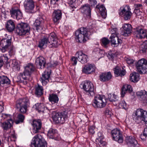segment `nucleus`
Returning <instances> with one entry per match:
<instances>
[{"label": "nucleus", "mask_w": 147, "mask_h": 147, "mask_svg": "<svg viewBox=\"0 0 147 147\" xmlns=\"http://www.w3.org/2000/svg\"><path fill=\"white\" fill-rule=\"evenodd\" d=\"M94 129L95 127H94L93 126L90 127L89 129V132L91 134H94L95 133Z\"/></svg>", "instance_id": "57"}, {"label": "nucleus", "mask_w": 147, "mask_h": 147, "mask_svg": "<svg viewBox=\"0 0 147 147\" xmlns=\"http://www.w3.org/2000/svg\"><path fill=\"white\" fill-rule=\"evenodd\" d=\"M13 122V120L11 119H8L6 121L1 123V127L3 130H7L11 127Z\"/></svg>", "instance_id": "31"}, {"label": "nucleus", "mask_w": 147, "mask_h": 147, "mask_svg": "<svg viewBox=\"0 0 147 147\" xmlns=\"http://www.w3.org/2000/svg\"><path fill=\"white\" fill-rule=\"evenodd\" d=\"M76 0H69V3L71 5L73 4L76 1Z\"/></svg>", "instance_id": "64"}, {"label": "nucleus", "mask_w": 147, "mask_h": 147, "mask_svg": "<svg viewBox=\"0 0 147 147\" xmlns=\"http://www.w3.org/2000/svg\"><path fill=\"white\" fill-rule=\"evenodd\" d=\"M6 27L9 32L13 31L15 28V25L14 22L11 20L8 21L7 22Z\"/></svg>", "instance_id": "35"}, {"label": "nucleus", "mask_w": 147, "mask_h": 147, "mask_svg": "<svg viewBox=\"0 0 147 147\" xmlns=\"http://www.w3.org/2000/svg\"><path fill=\"white\" fill-rule=\"evenodd\" d=\"M11 16L18 20L22 18V14L20 9H13L10 11Z\"/></svg>", "instance_id": "19"}, {"label": "nucleus", "mask_w": 147, "mask_h": 147, "mask_svg": "<svg viewBox=\"0 0 147 147\" xmlns=\"http://www.w3.org/2000/svg\"><path fill=\"white\" fill-rule=\"evenodd\" d=\"M58 65V62L56 61H54L49 64V66L51 67H55Z\"/></svg>", "instance_id": "53"}, {"label": "nucleus", "mask_w": 147, "mask_h": 147, "mask_svg": "<svg viewBox=\"0 0 147 147\" xmlns=\"http://www.w3.org/2000/svg\"><path fill=\"white\" fill-rule=\"evenodd\" d=\"M45 59L43 57L40 56L36 58L35 65L38 68L41 69L44 68L45 66Z\"/></svg>", "instance_id": "21"}, {"label": "nucleus", "mask_w": 147, "mask_h": 147, "mask_svg": "<svg viewBox=\"0 0 147 147\" xmlns=\"http://www.w3.org/2000/svg\"><path fill=\"white\" fill-rule=\"evenodd\" d=\"M25 117L23 115L20 113L17 116V119L15 121V123L16 124H18L23 122Z\"/></svg>", "instance_id": "44"}, {"label": "nucleus", "mask_w": 147, "mask_h": 147, "mask_svg": "<svg viewBox=\"0 0 147 147\" xmlns=\"http://www.w3.org/2000/svg\"><path fill=\"white\" fill-rule=\"evenodd\" d=\"M8 57L6 55H3L0 57V61L3 64H8Z\"/></svg>", "instance_id": "49"}, {"label": "nucleus", "mask_w": 147, "mask_h": 147, "mask_svg": "<svg viewBox=\"0 0 147 147\" xmlns=\"http://www.w3.org/2000/svg\"><path fill=\"white\" fill-rule=\"evenodd\" d=\"M140 50L143 53H145L147 51V41H145L141 45Z\"/></svg>", "instance_id": "47"}, {"label": "nucleus", "mask_w": 147, "mask_h": 147, "mask_svg": "<svg viewBox=\"0 0 147 147\" xmlns=\"http://www.w3.org/2000/svg\"><path fill=\"white\" fill-rule=\"evenodd\" d=\"M9 63L11 64L13 71L17 72L20 69V67L18 61L15 59L10 60Z\"/></svg>", "instance_id": "34"}, {"label": "nucleus", "mask_w": 147, "mask_h": 147, "mask_svg": "<svg viewBox=\"0 0 147 147\" xmlns=\"http://www.w3.org/2000/svg\"><path fill=\"white\" fill-rule=\"evenodd\" d=\"M136 95L139 99L145 105L147 104V92L141 90L136 92Z\"/></svg>", "instance_id": "16"}, {"label": "nucleus", "mask_w": 147, "mask_h": 147, "mask_svg": "<svg viewBox=\"0 0 147 147\" xmlns=\"http://www.w3.org/2000/svg\"><path fill=\"white\" fill-rule=\"evenodd\" d=\"M118 106L120 108L127 110V104L123 100H121L119 103Z\"/></svg>", "instance_id": "46"}, {"label": "nucleus", "mask_w": 147, "mask_h": 147, "mask_svg": "<svg viewBox=\"0 0 147 147\" xmlns=\"http://www.w3.org/2000/svg\"><path fill=\"white\" fill-rule=\"evenodd\" d=\"M10 83V81L8 78L5 76H0V86H3L9 85Z\"/></svg>", "instance_id": "33"}, {"label": "nucleus", "mask_w": 147, "mask_h": 147, "mask_svg": "<svg viewBox=\"0 0 147 147\" xmlns=\"http://www.w3.org/2000/svg\"><path fill=\"white\" fill-rule=\"evenodd\" d=\"M50 77V74H42L41 77L42 83L43 85H46L49 81Z\"/></svg>", "instance_id": "39"}, {"label": "nucleus", "mask_w": 147, "mask_h": 147, "mask_svg": "<svg viewBox=\"0 0 147 147\" xmlns=\"http://www.w3.org/2000/svg\"><path fill=\"white\" fill-rule=\"evenodd\" d=\"M24 5L26 12L29 13L34 12L33 10L34 5L33 0H25L24 2Z\"/></svg>", "instance_id": "13"}, {"label": "nucleus", "mask_w": 147, "mask_h": 147, "mask_svg": "<svg viewBox=\"0 0 147 147\" xmlns=\"http://www.w3.org/2000/svg\"><path fill=\"white\" fill-rule=\"evenodd\" d=\"M57 133L56 130L52 128H50L48 132L47 136L49 138L53 139L55 137V135Z\"/></svg>", "instance_id": "43"}, {"label": "nucleus", "mask_w": 147, "mask_h": 147, "mask_svg": "<svg viewBox=\"0 0 147 147\" xmlns=\"http://www.w3.org/2000/svg\"><path fill=\"white\" fill-rule=\"evenodd\" d=\"M132 91V87L130 85L126 84L123 86L121 92L122 97H123L126 93L128 92L130 93Z\"/></svg>", "instance_id": "30"}, {"label": "nucleus", "mask_w": 147, "mask_h": 147, "mask_svg": "<svg viewBox=\"0 0 147 147\" xmlns=\"http://www.w3.org/2000/svg\"><path fill=\"white\" fill-rule=\"evenodd\" d=\"M101 42L102 45L106 47V45L109 43V40L107 38H104L102 39Z\"/></svg>", "instance_id": "50"}, {"label": "nucleus", "mask_w": 147, "mask_h": 147, "mask_svg": "<svg viewBox=\"0 0 147 147\" xmlns=\"http://www.w3.org/2000/svg\"><path fill=\"white\" fill-rule=\"evenodd\" d=\"M102 139H101L100 138H97L96 140V142L98 141L99 142L98 144L101 146H104L106 145V142L103 141Z\"/></svg>", "instance_id": "51"}, {"label": "nucleus", "mask_w": 147, "mask_h": 147, "mask_svg": "<svg viewBox=\"0 0 147 147\" xmlns=\"http://www.w3.org/2000/svg\"><path fill=\"white\" fill-rule=\"evenodd\" d=\"M46 35L51 44L49 45V48L57 47L60 44L58 43V38L54 32H52L50 34Z\"/></svg>", "instance_id": "12"}, {"label": "nucleus", "mask_w": 147, "mask_h": 147, "mask_svg": "<svg viewBox=\"0 0 147 147\" xmlns=\"http://www.w3.org/2000/svg\"><path fill=\"white\" fill-rule=\"evenodd\" d=\"M118 98L117 96L113 94H110L108 95V98L111 102L117 101L118 100Z\"/></svg>", "instance_id": "45"}, {"label": "nucleus", "mask_w": 147, "mask_h": 147, "mask_svg": "<svg viewBox=\"0 0 147 147\" xmlns=\"http://www.w3.org/2000/svg\"><path fill=\"white\" fill-rule=\"evenodd\" d=\"M111 135L113 139L119 143L123 142L122 135L120 130L117 128L114 129L111 131Z\"/></svg>", "instance_id": "14"}, {"label": "nucleus", "mask_w": 147, "mask_h": 147, "mask_svg": "<svg viewBox=\"0 0 147 147\" xmlns=\"http://www.w3.org/2000/svg\"><path fill=\"white\" fill-rule=\"evenodd\" d=\"M139 74H130L129 80L132 82H137L140 79Z\"/></svg>", "instance_id": "42"}, {"label": "nucleus", "mask_w": 147, "mask_h": 147, "mask_svg": "<svg viewBox=\"0 0 147 147\" xmlns=\"http://www.w3.org/2000/svg\"><path fill=\"white\" fill-rule=\"evenodd\" d=\"M134 7L135 8L134 10L141 9L142 11V5L141 4H134Z\"/></svg>", "instance_id": "55"}, {"label": "nucleus", "mask_w": 147, "mask_h": 147, "mask_svg": "<svg viewBox=\"0 0 147 147\" xmlns=\"http://www.w3.org/2000/svg\"><path fill=\"white\" fill-rule=\"evenodd\" d=\"M29 102L27 98H20L17 100L16 106L19 111L22 114L26 113L29 107Z\"/></svg>", "instance_id": "4"}, {"label": "nucleus", "mask_w": 147, "mask_h": 147, "mask_svg": "<svg viewBox=\"0 0 147 147\" xmlns=\"http://www.w3.org/2000/svg\"><path fill=\"white\" fill-rule=\"evenodd\" d=\"M67 111H63L61 113L53 112L52 117L54 122L57 124H63L67 118Z\"/></svg>", "instance_id": "5"}, {"label": "nucleus", "mask_w": 147, "mask_h": 147, "mask_svg": "<svg viewBox=\"0 0 147 147\" xmlns=\"http://www.w3.org/2000/svg\"><path fill=\"white\" fill-rule=\"evenodd\" d=\"M51 105L49 103H47L45 104L43 103H36L33 106V108L35 109L39 113H44V111L50 110V107Z\"/></svg>", "instance_id": "15"}, {"label": "nucleus", "mask_w": 147, "mask_h": 147, "mask_svg": "<svg viewBox=\"0 0 147 147\" xmlns=\"http://www.w3.org/2000/svg\"><path fill=\"white\" fill-rule=\"evenodd\" d=\"M47 35L44 36L39 42L38 47L41 48H44L47 46L49 47V45L51 44Z\"/></svg>", "instance_id": "18"}, {"label": "nucleus", "mask_w": 147, "mask_h": 147, "mask_svg": "<svg viewBox=\"0 0 147 147\" xmlns=\"http://www.w3.org/2000/svg\"><path fill=\"white\" fill-rule=\"evenodd\" d=\"M89 1L90 3L92 6L94 5L97 4V1L96 0H88Z\"/></svg>", "instance_id": "59"}, {"label": "nucleus", "mask_w": 147, "mask_h": 147, "mask_svg": "<svg viewBox=\"0 0 147 147\" xmlns=\"http://www.w3.org/2000/svg\"><path fill=\"white\" fill-rule=\"evenodd\" d=\"M96 8L99 9L101 16L103 18H106L107 11L106 8L103 5H101L100 6L97 5L96 6Z\"/></svg>", "instance_id": "36"}, {"label": "nucleus", "mask_w": 147, "mask_h": 147, "mask_svg": "<svg viewBox=\"0 0 147 147\" xmlns=\"http://www.w3.org/2000/svg\"><path fill=\"white\" fill-rule=\"evenodd\" d=\"M116 56V55L114 53L110 52L108 53L107 55V57L109 59H111L112 60L114 58V57Z\"/></svg>", "instance_id": "56"}, {"label": "nucleus", "mask_w": 147, "mask_h": 147, "mask_svg": "<svg viewBox=\"0 0 147 147\" xmlns=\"http://www.w3.org/2000/svg\"><path fill=\"white\" fill-rule=\"evenodd\" d=\"M11 37L9 36L8 38L3 39L0 41V49L4 53L9 50V55L11 56L13 53L11 46Z\"/></svg>", "instance_id": "3"}, {"label": "nucleus", "mask_w": 147, "mask_h": 147, "mask_svg": "<svg viewBox=\"0 0 147 147\" xmlns=\"http://www.w3.org/2000/svg\"><path fill=\"white\" fill-rule=\"evenodd\" d=\"M49 99L52 104H54L58 102L59 98L56 94H52L49 95Z\"/></svg>", "instance_id": "37"}, {"label": "nucleus", "mask_w": 147, "mask_h": 147, "mask_svg": "<svg viewBox=\"0 0 147 147\" xmlns=\"http://www.w3.org/2000/svg\"><path fill=\"white\" fill-rule=\"evenodd\" d=\"M30 30V27L28 24L21 22L17 24L15 31L18 34L21 36L29 32Z\"/></svg>", "instance_id": "9"}, {"label": "nucleus", "mask_w": 147, "mask_h": 147, "mask_svg": "<svg viewBox=\"0 0 147 147\" xmlns=\"http://www.w3.org/2000/svg\"><path fill=\"white\" fill-rule=\"evenodd\" d=\"M19 76L20 77H21L22 79L24 80H31L32 78L31 74H20Z\"/></svg>", "instance_id": "48"}, {"label": "nucleus", "mask_w": 147, "mask_h": 147, "mask_svg": "<svg viewBox=\"0 0 147 147\" xmlns=\"http://www.w3.org/2000/svg\"><path fill=\"white\" fill-rule=\"evenodd\" d=\"M132 117L133 120L138 123H144L147 125V111H146L141 109H138L135 113L133 114ZM143 135L145 137L147 136V127L144 129Z\"/></svg>", "instance_id": "1"}, {"label": "nucleus", "mask_w": 147, "mask_h": 147, "mask_svg": "<svg viewBox=\"0 0 147 147\" xmlns=\"http://www.w3.org/2000/svg\"><path fill=\"white\" fill-rule=\"evenodd\" d=\"M96 67L94 65L92 64H88L86 65L83 68L82 71L84 73L91 74V73L95 72Z\"/></svg>", "instance_id": "27"}, {"label": "nucleus", "mask_w": 147, "mask_h": 147, "mask_svg": "<svg viewBox=\"0 0 147 147\" xmlns=\"http://www.w3.org/2000/svg\"><path fill=\"white\" fill-rule=\"evenodd\" d=\"M125 60L127 61V63L129 64H133L134 62V60L133 59H131L129 57H125Z\"/></svg>", "instance_id": "54"}, {"label": "nucleus", "mask_w": 147, "mask_h": 147, "mask_svg": "<svg viewBox=\"0 0 147 147\" xmlns=\"http://www.w3.org/2000/svg\"><path fill=\"white\" fill-rule=\"evenodd\" d=\"M76 55L77 59L82 63L84 64L87 62V56L86 55L83 53L82 51H80L78 52L76 54Z\"/></svg>", "instance_id": "23"}, {"label": "nucleus", "mask_w": 147, "mask_h": 147, "mask_svg": "<svg viewBox=\"0 0 147 147\" xmlns=\"http://www.w3.org/2000/svg\"><path fill=\"white\" fill-rule=\"evenodd\" d=\"M130 10V7L128 5L121 7L119 10V14L125 20H127L130 19L132 14Z\"/></svg>", "instance_id": "11"}, {"label": "nucleus", "mask_w": 147, "mask_h": 147, "mask_svg": "<svg viewBox=\"0 0 147 147\" xmlns=\"http://www.w3.org/2000/svg\"><path fill=\"white\" fill-rule=\"evenodd\" d=\"M80 9L84 16L88 18H90L91 10L89 5L85 4L82 6Z\"/></svg>", "instance_id": "17"}, {"label": "nucleus", "mask_w": 147, "mask_h": 147, "mask_svg": "<svg viewBox=\"0 0 147 147\" xmlns=\"http://www.w3.org/2000/svg\"><path fill=\"white\" fill-rule=\"evenodd\" d=\"M80 87L85 91L86 94L89 96L94 95V86L90 81H85L83 84H80Z\"/></svg>", "instance_id": "8"}, {"label": "nucleus", "mask_w": 147, "mask_h": 147, "mask_svg": "<svg viewBox=\"0 0 147 147\" xmlns=\"http://www.w3.org/2000/svg\"><path fill=\"white\" fill-rule=\"evenodd\" d=\"M98 138H100L101 139H102L103 138V135L100 132H99L98 133Z\"/></svg>", "instance_id": "63"}, {"label": "nucleus", "mask_w": 147, "mask_h": 147, "mask_svg": "<svg viewBox=\"0 0 147 147\" xmlns=\"http://www.w3.org/2000/svg\"><path fill=\"white\" fill-rule=\"evenodd\" d=\"M138 72L140 74H146L147 72V60L142 58L137 63L136 65Z\"/></svg>", "instance_id": "10"}, {"label": "nucleus", "mask_w": 147, "mask_h": 147, "mask_svg": "<svg viewBox=\"0 0 147 147\" xmlns=\"http://www.w3.org/2000/svg\"><path fill=\"white\" fill-rule=\"evenodd\" d=\"M30 147H46V143L44 138L40 134H37L32 138Z\"/></svg>", "instance_id": "6"}, {"label": "nucleus", "mask_w": 147, "mask_h": 147, "mask_svg": "<svg viewBox=\"0 0 147 147\" xmlns=\"http://www.w3.org/2000/svg\"><path fill=\"white\" fill-rule=\"evenodd\" d=\"M94 31V29L90 27L87 29L81 27L76 31L75 38L78 42L84 43Z\"/></svg>", "instance_id": "2"}, {"label": "nucleus", "mask_w": 147, "mask_h": 147, "mask_svg": "<svg viewBox=\"0 0 147 147\" xmlns=\"http://www.w3.org/2000/svg\"><path fill=\"white\" fill-rule=\"evenodd\" d=\"M62 16L61 11L59 10H55L52 15L53 20L55 23L57 24L59 23Z\"/></svg>", "instance_id": "24"}, {"label": "nucleus", "mask_w": 147, "mask_h": 147, "mask_svg": "<svg viewBox=\"0 0 147 147\" xmlns=\"http://www.w3.org/2000/svg\"><path fill=\"white\" fill-rule=\"evenodd\" d=\"M127 144L130 145L131 147H139V145L137 140L134 137L129 136L127 137L126 140Z\"/></svg>", "instance_id": "25"}, {"label": "nucleus", "mask_w": 147, "mask_h": 147, "mask_svg": "<svg viewBox=\"0 0 147 147\" xmlns=\"http://www.w3.org/2000/svg\"><path fill=\"white\" fill-rule=\"evenodd\" d=\"M3 103L2 102H0V113L2 112L3 110Z\"/></svg>", "instance_id": "62"}, {"label": "nucleus", "mask_w": 147, "mask_h": 147, "mask_svg": "<svg viewBox=\"0 0 147 147\" xmlns=\"http://www.w3.org/2000/svg\"><path fill=\"white\" fill-rule=\"evenodd\" d=\"M37 73L36 70L32 64H28L24 67V74Z\"/></svg>", "instance_id": "29"}, {"label": "nucleus", "mask_w": 147, "mask_h": 147, "mask_svg": "<svg viewBox=\"0 0 147 147\" xmlns=\"http://www.w3.org/2000/svg\"><path fill=\"white\" fill-rule=\"evenodd\" d=\"M110 41L111 42V45H115V47L117 46L119 44H120L122 42L121 39H119L118 36H114V35L112 33L110 37Z\"/></svg>", "instance_id": "28"}, {"label": "nucleus", "mask_w": 147, "mask_h": 147, "mask_svg": "<svg viewBox=\"0 0 147 147\" xmlns=\"http://www.w3.org/2000/svg\"><path fill=\"white\" fill-rule=\"evenodd\" d=\"M135 34H136L137 37L138 38H142L145 36L146 32L143 29L139 27L136 28Z\"/></svg>", "instance_id": "32"}, {"label": "nucleus", "mask_w": 147, "mask_h": 147, "mask_svg": "<svg viewBox=\"0 0 147 147\" xmlns=\"http://www.w3.org/2000/svg\"><path fill=\"white\" fill-rule=\"evenodd\" d=\"M72 61L73 62L72 64L73 65H76L77 63V58L75 57H73L71 58Z\"/></svg>", "instance_id": "60"}, {"label": "nucleus", "mask_w": 147, "mask_h": 147, "mask_svg": "<svg viewBox=\"0 0 147 147\" xmlns=\"http://www.w3.org/2000/svg\"><path fill=\"white\" fill-rule=\"evenodd\" d=\"M43 20L41 18H39L36 20L33 24L34 29L37 31L40 32L42 29Z\"/></svg>", "instance_id": "20"}, {"label": "nucleus", "mask_w": 147, "mask_h": 147, "mask_svg": "<svg viewBox=\"0 0 147 147\" xmlns=\"http://www.w3.org/2000/svg\"><path fill=\"white\" fill-rule=\"evenodd\" d=\"M110 31L112 35V33L114 35V36H118V34L117 32V29L116 28H114L110 30Z\"/></svg>", "instance_id": "52"}, {"label": "nucleus", "mask_w": 147, "mask_h": 147, "mask_svg": "<svg viewBox=\"0 0 147 147\" xmlns=\"http://www.w3.org/2000/svg\"><path fill=\"white\" fill-rule=\"evenodd\" d=\"M124 68L117 66L113 68L114 74H125L126 73V70Z\"/></svg>", "instance_id": "41"}, {"label": "nucleus", "mask_w": 147, "mask_h": 147, "mask_svg": "<svg viewBox=\"0 0 147 147\" xmlns=\"http://www.w3.org/2000/svg\"><path fill=\"white\" fill-rule=\"evenodd\" d=\"M111 77V74H101L99 76V79L101 81L105 82L110 79Z\"/></svg>", "instance_id": "40"}, {"label": "nucleus", "mask_w": 147, "mask_h": 147, "mask_svg": "<svg viewBox=\"0 0 147 147\" xmlns=\"http://www.w3.org/2000/svg\"><path fill=\"white\" fill-rule=\"evenodd\" d=\"M43 88L42 86L38 84L37 86L35 87V94L37 97L41 96L43 94Z\"/></svg>", "instance_id": "38"}, {"label": "nucleus", "mask_w": 147, "mask_h": 147, "mask_svg": "<svg viewBox=\"0 0 147 147\" xmlns=\"http://www.w3.org/2000/svg\"><path fill=\"white\" fill-rule=\"evenodd\" d=\"M41 123L40 120H34L32 123L33 128V132L34 133L36 134L38 132L41 128Z\"/></svg>", "instance_id": "26"}, {"label": "nucleus", "mask_w": 147, "mask_h": 147, "mask_svg": "<svg viewBox=\"0 0 147 147\" xmlns=\"http://www.w3.org/2000/svg\"><path fill=\"white\" fill-rule=\"evenodd\" d=\"M134 12L138 16L141 15V14L142 13L141 9L134 10Z\"/></svg>", "instance_id": "58"}, {"label": "nucleus", "mask_w": 147, "mask_h": 147, "mask_svg": "<svg viewBox=\"0 0 147 147\" xmlns=\"http://www.w3.org/2000/svg\"><path fill=\"white\" fill-rule=\"evenodd\" d=\"M105 51H104L102 50H100L98 54V55L100 57H102L105 54Z\"/></svg>", "instance_id": "61"}, {"label": "nucleus", "mask_w": 147, "mask_h": 147, "mask_svg": "<svg viewBox=\"0 0 147 147\" xmlns=\"http://www.w3.org/2000/svg\"><path fill=\"white\" fill-rule=\"evenodd\" d=\"M123 31L121 33V34L125 36H127L132 32V27L129 24H124L122 26Z\"/></svg>", "instance_id": "22"}, {"label": "nucleus", "mask_w": 147, "mask_h": 147, "mask_svg": "<svg viewBox=\"0 0 147 147\" xmlns=\"http://www.w3.org/2000/svg\"><path fill=\"white\" fill-rule=\"evenodd\" d=\"M107 100L105 96L100 95L95 96L93 100L92 105L95 108H101L106 105Z\"/></svg>", "instance_id": "7"}]
</instances>
